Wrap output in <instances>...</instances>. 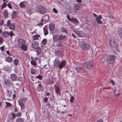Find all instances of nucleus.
Segmentation results:
<instances>
[{"mask_svg":"<svg viewBox=\"0 0 122 122\" xmlns=\"http://www.w3.org/2000/svg\"><path fill=\"white\" fill-rule=\"evenodd\" d=\"M50 95V94L49 92H47L45 96H49Z\"/></svg>","mask_w":122,"mask_h":122,"instance_id":"052dcab7","label":"nucleus"},{"mask_svg":"<svg viewBox=\"0 0 122 122\" xmlns=\"http://www.w3.org/2000/svg\"><path fill=\"white\" fill-rule=\"evenodd\" d=\"M24 121L23 118H18L16 120V122H24Z\"/></svg>","mask_w":122,"mask_h":122,"instance_id":"a878e982","label":"nucleus"},{"mask_svg":"<svg viewBox=\"0 0 122 122\" xmlns=\"http://www.w3.org/2000/svg\"><path fill=\"white\" fill-rule=\"evenodd\" d=\"M9 29L11 30H13L15 28V25L14 24L12 23L10 24L9 26Z\"/></svg>","mask_w":122,"mask_h":122,"instance_id":"cd10ccee","label":"nucleus"},{"mask_svg":"<svg viewBox=\"0 0 122 122\" xmlns=\"http://www.w3.org/2000/svg\"><path fill=\"white\" fill-rule=\"evenodd\" d=\"M8 92L7 93V95L9 96L10 97L11 95V92H10L9 91H7Z\"/></svg>","mask_w":122,"mask_h":122,"instance_id":"6e6d98bb","label":"nucleus"},{"mask_svg":"<svg viewBox=\"0 0 122 122\" xmlns=\"http://www.w3.org/2000/svg\"><path fill=\"white\" fill-rule=\"evenodd\" d=\"M37 10L41 13L44 14L46 12V10L41 5L38 6L37 7Z\"/></svg>","mask_w":122,"mask_h":122,"instance_id":"39448f33","label":"nucleus"},{"mask_svg":"<svg viewBox=\"0 0 122 122\" xmlns=\"http://www.w3.org/2000/svg\"><path fill=\"white\" fill-rule=\"evenodd\" d=\"M27 99V98L20 99L18 101L19 105L21 107V109H23L25 107L24 104L25 101Z\"/></svg>","mask_w":122,"mask_h":122,"instance_id":"7ed1b4c3","label":"nucleus"},{"mask_svg":"<svg viewBox=\"0 0 122 122\" xmlns=\"http://www.w3.org/2000/svg\"><path fill=\"white\" fill-rule=\"evenodd\" d=\"M3 14L5 17L6 18L7 17L8 14L7 10H4Z\"/></svg>","mask_w":122,"mask_h":122,"instance_id":"473e14b6","label":"nucleus"},{"mask_svg":"<svg viewBox=\"0 0 122 122\" xmlns=\"http://www.w3.org/2000/svg\"><path fill=\"white\" fill-rule=\"evenodd\" d=\"M43 78V76L41 75H39L38 76H36V79L38 78L40 80H42Z\"/></svg>","mask_w":122,"mask_h":122,"instance_id":"58836bf2","label":"nucleus"},{"mask_svg":"<svg viewBox=\"0 0 122 122\" xmlns=\"http://www.w3.org/2000/svg\"><path fill=\"white\" fill-rule=\"evenodd\" d=\"M6 53L9 56H10L11 55L10 54L9 51H6Z\"/></svg>","mask_w":122,"mask_h":122,"instance_id":"0e129e2a","label":"nucleus"},{"mask_svg":"<svg viewBox=\"0 0 122 122\" xmlns=\"http://www.w3.org/2000/svg\"><path fill=\"white\" fill-rule=\"evenodd\" d=\"M58 35H53V39L54 42H57L58 40Z\"/></svg>","mask_w":122,"mask_h":122,"instance_id":"412c9836","label":"nucleus"},{"mask_svg":"<svg viewBox=\"0 0 122 122\" xmlns=\"http://www.w3.org/2000/svg\"><path fill=\"white\" fill-rule=\"evenodd\" d=\"M11 115H8V120L10 121L13 120L16 117V114L13 113H11Z\"/></svg>","mask_w":122,"mask_h":122,"instance_id":"f8f14e48","label":"nucleus"},{"mask_svg":"<svg viewBox=\"0 0 122 122\" xmlns=\"http://www.w3.org/2000/svg\"><path fill=\"white\" fill-rule=\"evenodd\" d=\"M66 37V35H64L63 36L62 35H61L59 37L58 39L59 40H62L65 39Z\"/></svg>","mask_w":122,"mask_h":122,"instance_id":"b1692460","label":"nucleus"},{"mask_svg":"<svg viewBox=\"0 0 122 122\" xmlns=\"http://www.w3.org/2000/svg\"><path fill=\"white\" fill-rule=\"evenodd\" d=\"M5 103H6V105L8 106H11V104L9 102H5Z\"/></svg>","mask_w":122,"mask_h":122,"instance_id":"4d7b16f0","label":"nucleus"},{"mask_svg":"<svg viewBox=\"0 0 122 122\" xmlns=\"http://www.w3.org/2000/svg\"><path fill=\"white\" fill-rule=\"evenodd\" d=\"M110 82L111 83L112 85H114V82L113 80H112L111 79L110 80Z\"/></svg>","mask_w":122,"mask_h":122,"instance_id":"bf43d9fd","label":"nucleus"},{"mask_svg":"<svg viewBox=\"0 0 122 122\" xmlns=\"http://www.w3.org/2000/svg\"><path fill=\"white\" fill-rule=\"evenodd\" d=\"M53 10L54 13H57V10L55 8H54L53 9Z\"/></svg>","mask_w":122,"mask_h":122,"instance_id":"13d9d810","label":"nucleus"},{"mask_svg":"<svg viewBox=\"0 0 122 122\" xmlns=\"http://www.w3.org/2000/svg\"><path fill=\"white\" fill-rule=\"evenodd\" d=\"M55 24L52 23H50L49 25V29L50 31H53L54 29Z\"/></svg>","mask_w":122,"mask_h":122,"instance_id":"4468645a","label":"nucleus"},{"mask_svg":"<svg viewBox=\"0 0 122 122\" xmlns=\"http://www.w3.org/2000/svg\"><path fill=\"white\" fill-rule=\"evenodd\" d=\"M55 89L56 93L58 95H60L61 93L59 87L58 86H56L55 87Z\"/></svg>","mask_w":122,"mask_h":122,"instance_id":"2eb2a0df","label":"nucleus"},{"mask_svg":"<svg viewBox=\"0 0 122 122\" xmlns=\"http://www.w3.org/2000/svg\"><path fill=\"white\" fill-rule=\"evenodd\" d=\"M117 33L120 37H122V28L118 29Z\"/></svg>","mask_w":122,"mask_h":122,"instance_id":"393cba45","label":"nucleus"},{"mask_svg":"<svg viewBox=\"0 0 122 122\" xmlns=\"http://www.w3.org/2000/svg\"><path fill=\"white\" fill-rule=\"evenodd\" d=\"M48 28L47 27L45 26L43 28L44 34L45 35H47L48 33Z\"/></svg>","mask_w":122,"mask_h":122,"instance_id":"5701e85b","label":"nucleus"},{"mask_svg":"<svg viewBox=\"0 0 122 122\" xmlns=\"http://www.w3.org/2000/svg\"><path fill=\"white\" fill-rule=\"evenodd\" d=\"M15 86L17 88H18L20 87L21 85L20 84L17 83L15 84Z\"/></svg>","mask_w":122,"mask_h":122,"instance_id":"603ef678","label":"nucleus"},{"mask_svg":"<svg viewBox=\"0 0 122 122\" xmlns=\"http://www.w3.org/2000/svg\"><path fill=\"white\" fill-rule=\"evenodd\" d=\"M10 78L11 80L13 81H16L17 79L16 76L15 74H12L10 75Z\"/></svg>","mask_w":122,"mask_h":122,"instance_id":"f3484780","label":"nucleus"},{"mask_svg":"<svg viewBox=\"0 0 122 122\" xmlns=\"http://www.w3.org/2000/svg\"><path fill=\"white\" fill-rule=\"evenodd\" d=\"M17 12H16L15 11H13V13L12 14V18H15L17 16Z\"/></svg>","mask_w":122,"mask_h":122,"instance_id":"c85d7f7f","label":"nucleus"},{"mask_svg":"<svg viewBox=\"0 0 122 122\" xmlns=\"http://www.w3.org/2000/svg\"><path fill=\"white\" fill-rule=\"evenodd\" d=\"M53 78L52 77L51 79H49L48 81V84H53L54 82V81H53Z\"/></svg>","mask_w":122,"mask_h":122,"instance_id":"7c9ffc66","label":"nucleus"},{"mask_svg":"<svg viewBox=\"0 0 122 122\" xmlns=\"http://www.w3.org/2000/svg\"><path fill=\"white\" fill-rule=\"evenodd\" d=\"M15 114L16 117H20L21 114V113L20 112H18Z\"/></svg>","mask_w":122,"mask_h":122,"instance_id":"79ce46f5","label":"nucleus"},{"mask_svg":"<svg viewBox=\"0 0 122 122\" xmlns=\"http://www.w3.org/2000/svg\"><path fill=\"white\" fill-rule=\"evenodd\" d=\"M7 6H8V7L10 9H11L12 8V7L11 5V4L10 2L8 4Z\"/></svg>","mask_w":122,"mask_h":122,"instance_id":"3c124183","label":"nucleus"},{"mask_svg":"<svg viewBox=\"0 0 122 122\" xmlns=\"http://www.w3.org/2000/svg\"><path fill=\"white\" fill-rule=\"evenodd\" d=\"M30 63L32 65H33L34 67L35 68H36V65L37 63L35 61H30Z\"/></svg>","mask_w":122,"mask_h":122,"instance_id":"c9c22d12","label":"nucleus"},{"mask_svg":"<svg viewBox=\"0 0 122 122\" xmlns=\"http://www.w3.org/2000/svg\"><path fill=\"white\" fill-rule=\"evenodd\" d=\"M70 95L71 96L70 101L71 103H73V100H74V97L71 95V93H70Z\"/></svg>","mask_w":122,"mask_h":122,"instance_id":"e433bc0d","label":"nucleus"},{"mask_svg":"<svg viewBox=\"0 0 122 122\" xmlns=\"http://www.w3.org/2000/svg\"><path fill=\"white\" fill-rule=\"evenodd\" d=\"M43 86L41 84H38L37 87V89L39 91H41L42 90Z\"/></svg>","mask_w":122,"mask_h":122,"instance_id":"6ab92c4d","label":"nucleus"},{"mask_svg":"<svg viewBox=\"0 0 122 122\" xmlns=\"http://www.w3.org/2000/svg\"><path fill=\"white\" fill-rule=\"evenodd\" d=\"M39 45L38 42L37 41H35L32 44L31 47L34 49H36L38 47Z\"/></svg>","mask_w":122,"mask_h":122,"instance_id":"ddd939ff","label":"nucleus"},{"mask_svg":"<svg viewBox=\"0 0 122 122\" xmlns=\"http://www.w3.org/2000/svg\"><path fill=\"white\" fill-rule=\"evenodd\" d=\"M6 5L7 4H6L5 3H3L2 5L1 9H3L5 7H6Z\"/></svg>","mask_w":122,"mask_h":122,"instance_id":"de8ad7c7","label":"nucleus"},{"mask_svg":"<svg viewBox=\"0 0 122 122\" xmlns=\"http://www.w3.org/2000/svg\"><path fill=\"white\" fill-rule=\"evenodd\" d=\"M71 35L74 38H76V36L73 33H72Z\"/></svg>","mask_w":122,"mask_h":122,"instance_id":"69168bd1","label":"nucleus"},{"mask_svg":"<svg viewBox=\"0 0 122 122\" xmlns=\"http://www.w3.org/2000/svg\"><path fill=\"white\" fill-rule=\"evenodd\" d=\"M84 46L82 48L85 50H86L87 49H89L90 47V46L88 44L86 43L85 44Z\"/></svg>","mask_w":122,"mask_h":122,"instance_id":"4be33fe9","label":"nucleus"},{"mask_svg":"<svg viewBox=\"0 0 122 122\" xmlns=\"http://www.w3.org/2000/svg\"><path fill=\"white\" fill-rule=\"evenodd\" d=\"M43 22H41L40 23H39V24H38V25L39 26V25H41V26H42V25H43Z\"/></svg>","mask_w":122,"mask_h":122,"instance_id":"e2e57ef3","label":"nucleus"},{"mask_svg":"<svg viewBox=\"0 0 122 122\" xmlns=\"http://www.w3.org/2000/svg\"><path fill=\"white\" fill-rule=\"evenodd\" d=\"M66 16L69 20L73 23V24L76 25H78L79 24V22L77 19L72 18H71L69 15H67Z\"/></svg>","mask_w":122,"mask_h":122,"instance_id":"20e7f679","label":"nucleus"},{"mask_svg":"<svg viewBox=\"0 0 122 122\" xmlns=\"http://www.w3.org/2000/svg\"><path fill=\"white\" fill-rule=\"evenodd\" d=\"M66 62L64 60H62L61 61H57L54 63V65L55 67H58L60 69L64 67V66L66 65Z\"/></svg>","mask_w":122,"mask_h":122,"instance_id":"f03ea898","label":"nucleus"},{"mask_svg":"<svg viewBox=\"0 0 122 122\" xmlns=\"http://www.w3.org/2000/svg\"><path fill=\"white\" fill-rule=\"evenodd\" d=\"M4 83L5 85L10 86L13 85V83L9 79H6L4 80Z\"/></svg>","mask_w":122,"mask_h":122,"instance_id":"0eeeda50","label":"nucleus"},{"mask_svg":"<svg viewBox=\"0 0 122 122\" xmlns=\"http://www.w3.org/2000/svg\"><path fill=\"white\" fill-rule=\"evenodd\" d=\"M27 13L29 15H30L31 13V11L30 8H28L27 9Z\"/></svg>","mask_w":122,"mask_h":122,"instance_id":"a18cd8bd","label":"nucleus"},{"mask_svg":"<svg viewBox=\"0 0 122 122\" xmlns=\"http://www.w3.org/2000/svg\"><path fill=\"white\" fill-rule=\"evenodd\" d=\"M47 41L46 39H43L41 42V43L44 45H46L47 44Z\"/></svg>","mask_w":122,"mask_h":122,"instance_id":"4c0bfd02","label":"nucleus"},{"mask_svg":"<svg viewBox=\"0 0 122 122\" xmlns=\"http://www.w3.org/2000/svg\"><path fill=\"white\" fill-rule=\"evenodd\" d=\"M76 2L78 3H81L82 2L81 0H76Z\"/></svg>","mask_w":122,"mask_h":122,"instance_id":"774afa93","label":"nucleus"},{"mask_svg":"<svg viewBox=\"0 0 122 122\" xmlns=\"http://www.w3.org/2000/svg\"><path fill=\"white\" fill-rule=\"evenodd\" d=\"M93 63L92 62H86L83 64V65L85 67L91 69Z\"/></svg>","mask_w":122,"mask_h":122,"instance_id":"9d476101","label":"nucleus"},{"mask_svg":"<svg viewBox=\"0 0 122 122\" xmlns=\"http://www.w3.org/2000/svg\"><path fill=\"white\" fill-rule=\"evenodd\" d=\"M4 39L2 36L0 37V45L2 44L3 42Z\"/></svg>","mask_w":122,"mask_h":122,"instance_id":"a19ab883","label":"nucleus"},{"mask_svg":"<svg viewBox=\"0 0 122 122\" xmlns=\"http://www.w3.org/2000/svg\"><path fill=\"white\" fill-rule=\"evenodd\" d=\"M97 122H103V121L102 119H99L98 120Z\"/></svg>","mask_w":122,"mask_h":122,"instance_id":"338daca9","label":"nucleus"},{"mask_svg":"<svg viewBox=\"0 0 122 122\" xmlns=\"http://www.w3.org/2000/svg\"><path fill=\"white\" fill-rule=\"evenodd\" d=\"M41 48L40 47H39L38 48H37L36 50V51L37 52V54H40L41 53Z\"/></svg>","mask_w":122,"mask_h":122,"instance_id":"f704fd0d","label":"nucleus"},{"mask_svg":"<svg viewBox=\"0 0 122 122\" xmlns=\"http://www.w3.org/2000/svg\"><path fill=\"white\" fill-rule=\"evenodd\" d=\"M11 23V21L10 20H8L7 22V24L6 25L7 26H8Z\"/></svg>","mask_w":122,"mask_h":122,"instance_id":"5fc2aeb1","label":"nucleus"},{"mask_svg":"<svg viewBox=\"0 0 122 122\" xmlns=\"http://www.w3.org/2000/svg\"><path fill=\"white\" fill-rule=\"evenodd\" d=\"M13 60V58L11 57L10 56L6 57L5 58V61L9 63H11L12 61Z\"/></svg>","mask_w":122,"mask_h":122,"instance_id":"dca6fc26","label":"nucleus"},{"mask_svg":"<svg viewBox=\"0 0 122 122\" xmlns=\"http://www.w3.org/2000/svg\"><path fill=\"white\" fill-rule=\"evenodd\" d=\"M19 60L17 59H14L13 60V62L14 65L16 66H17L19 63Z\"/></svg>","mask_w":122,"mask_h":122,"instance_id":"72a5a7b5","label":"nucleus"},{"mask_svg":"<svg viewBox=\"0 0 122 122\" xmlns=\"http://www.w3.org/2000/svg\"><path fill=\"white\" fill-rule=\"evenodd\" d=\"M5 48V46H1L0 47V50L2 51H4Z\"/></svg>","mask_w":122,"mask_h":122,"instance_id":"8fccbe9b","label":"nucleus"},{"mask_svg":"<svg viewBox=\"0 0 122 122\" xmlns=\"http://www.w3.org/2000/svg\"><path fill=\"white\" fill-rule=\"evenodd\" d=\"M109 43H110V46L112 48H114V41H112L110 40L109 41Z\"/></svg>","mask_w":122,"mask_h":122,"instance_id":"c756f323","label":"nucleus"},{"mask_svg":"<svg viewBox=\"0 0 122 122\" xmlns=\"http://www.w3.org/2000/svg\"><path fill=\"white\" fill-rule=\"evenodd\" d=\"M31 61H35V62H36V61L38 59L37 58H36V57L33 58L32 57H31Z\"/></svg>","mask_w":122,"mask_h":122,"instance_id":"c03bdc74","label":"nucleus"},{"mask_svg":"<svg viewBox=\"0 0 122 122\" xmlns=\"http://www.w3.org/2000/svg\"><path fill=\"white\" fill-rule=\"evenodd\" d=\"M4 21L3 20H2L0 21V26H2L4 24Z\"/></svg>","mask_w":122,"mask_h":122,"instance_id":"864d4df0","label":"nucleus"},{"mask_svg":"<svg viewBox=\"0 0 122 122\" xmlns=\"http://www.w3.org/2000/svg\"><path fill=\"white\" fill-rule=\"evenodd\" d=\"M48 99V98L47 97H44V99H43V100L44 102L46 103L47 102Z\"/></svg>","mask_w":122,"mask_h":122,"instance_id":"09e8293b","label":"nucleus"},{"mask_svg":"<svg viewBox=\"0 0 122 122\" xmlns=\"http://www.w3.org/2000/svg\"><path fill=\"white\" fill-rule=\"evenodd\" d=\"M18 111V110L17 109L16 107L15 106V108L14 109V112H17Z\"/></svg>","mask_w":122,"mask_h":122,"instance_id":"680f3d73","label":"nucleus"},{"mask_svg":"<svg viewBox=\"0 0 122 122\" xmlns=\"http://www.w3.org/2000/svg\"><path fill=\"white\" fill-rule=\"evenodd\" d=\"M73 31L75 34L79 37H83L85 36V34L82 31H77L75 30H74Z\"/></svg>","mask_w":122,"mask_h":122,"instance_id":"9b49d317","label":"nucleus"},{"mask_svg":"<svg viewBox=\"0 0 122 122\" xmlns=\"http://www.w3.org/2000/svg\"><path fill=\"white\" fill-rule=\"evenodd\" d=\"M114 61V56H111L108 57L107 60V62L108 64H112Z\"/></svg>","mask_w":122,"mask_h":122,"instance_id":"6e6552de","label":"nucleus"},{"mask_svg":"<svg viewBox=\"0 0 122 122\" xmlns=\"http://www.w3.org/2000/svg\"><path fill=\"white\" fill-rule=\"evenodd\" d=\"M61 31L62 32H64L66 33L67 32V31L66 29L65 28H61Z\"/></svg>","mask_w":122,"mask_h":122,"instance_id":"ea45409f","label":"nucleus"},{"mask_svg":"<svg viewBox=\"0 0 122 122\" xmlns=\"http://www.w3.org/2000/svg\"><path fill=\"white\" fill-rule=\"evenodd\" d=\"M27 3V2L25 1H22L20 3L19 5L20 7L22 8L25 7Z\"/></svg>","mask_w":122,"mask_h":122,"instance_id":"a211bd4d","label":"nucleus"},{"mask_svg":"<svg viewBox=\"0 0 122 122\" xmlns=\"http://www.w3.org/2000/svg\"><path fill=\"white\" fill-rule=\"evenodd\" d=\"M102 18V15H98V17L96 18L95 20L98 24L102 25L103 24V22L101 20V19Z\"/></svg>","mask_w":122,"mask_h":122,"instance_id":"1a4fd4ad","label":"nucleus"},{"mask_svg":"<svg viewBox=\"0 0 122 122\" xmlns=\"http://www.w3.org/2000/svg\"><path fill=\"white\" fill-rule=\"evenodd\" d=\"M40 37V36L39 35L37 34L33 36L32 38L33 40L35 41L38 40Z\"/></svg>","mask_w":122,"mask_h":122,"instance_id":"aec40b11","label":"nucleus"},{"mask_svg":"<svg viewBox=\"0 0 122 122\" xmlns=\"http://www.w3.org/2000/svg\"><path fill=\"white\" fill-rule=\"evenodd\" d=\"M75 69L78 72H80V71L82 70L81 67H77L75 68Z\"/></svg>","mask_w":122,"mask_h":122,"instance_id":"37998d69","label":"nucleus"},{"mask_svg":"<svg viewBox=\"0 0 122 122\" xmlns=\"http://www.w3.org/2000/svg\"><path fill=\"white\" fill-rule=\"evenodd\" d=\"M79 46L81 48H82L83 46H84V45L85 44L84 42L83 41H80L79 42Z\"/></svg>","mask_w":122,"mask_h":122,"instance_id":"bb28decb","label":"nucleus"},{"mask_svg":"<svg viewBox=\"0 0 122 122\" xmlns=\"http://www.w3.org/2000/svg\"><path fill=\"white\" fill-rule=\"evenodd\" d=\"M74 8L75 9L74 12L75 13H76L77 12V10H79V8L76 6H75Z\"/></svg>","mask_w":122,"mask_h":122,"instance_id":"49530a36","label":"nucleus"},{"mask_svg":"<svg viewBox=\"0 0 122 122\" xmlns=\"http://www.w3.org/2000/svg\"><path fill=\"white\" fill-rule=\"evenodd\" d=\"M19 46L22 49L25 51H27V46L25 45L26 41L22 39H19L17 40Z\"/></svg>","mask_w":122,"mask_h":122,"instance_id":"f257e3e1","label":"nucleus"},{"mask_svg":"<svg viewBox=\"0 0 122 122\" xmlns=\"http://www.w3.org/2000/svg\"><path fill=\"white\" fill-rule=\"evenodd\" d=\"M30 73L33 74H34L36 73V70L33 68H31L30 69Z\"/></svg>","mask_w":122,"mask_h":122,"instance_id":"2f4dec72","label":"nucleus"},{"mask_svg":"<svg viewBox=\"0 0 122 122\" xmlns=\"http://www.w3.org/2000/svg\"><path fill=\"white\" fill-rule=\"evenodd\" d=\"M14 34L12 31H10L9 32L7 31H5L2 34L3 36L5 38L9 36L11 37Z\"/></svg>","mask_w":122,"mask_h":122,"instance_id":"423d86ee","label":"nucleus"}]
</instances>
